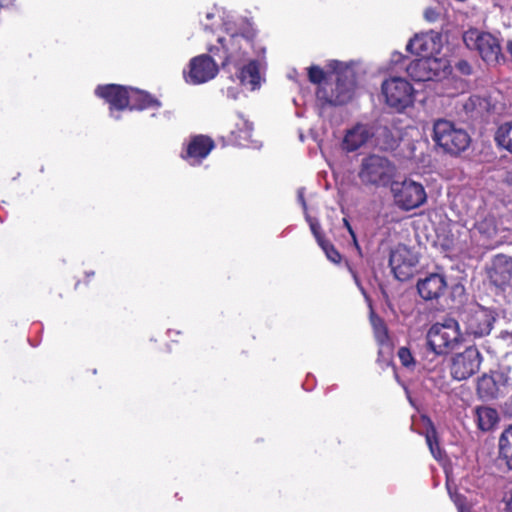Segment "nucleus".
<instances>
[{"mask_svg": "<svg viewBox=\"0 0 512 512\" xmlns=\"http://www.w3.org/2000/svg\"><path fill=\"white\" fill-rule=\"evenodd\" d=\"M223 25L226 35L219 36L217 44L208 47L211 55L201 54L190 60L185 81L200 85L214 79L219 66L212 55H219L222 68L231 74L233 81L237 80L250 91L260 89L266 69V48L254 42L255 30L243 19L238 23L225 21Z\"/></svg>", "mask_w": 512, "mask_h": 512, "instance_id": "f257e3e1", "label": "nucleus"}, {"mask_svg": "<svg viewBox=\"0 0 512 512\" xmlns=\"http://www.w3.org/2000/svg\"><path fill=\"white\" fill-rule=\"evenodd\" d=\"M328 68L336 74V83L333 86L323 82L325 72L318 66H311L308 69V77L312 83L319 84L316 92L317 99L323 104L338 106L349 102L355 91L356 76L353 69L337 60H330Z\"/></svg>", "mask_w": 512, "mask_h": 512, "instance_id": "f03ea898", "label": "nucleus"}, {"mask_svg": "<svg viewBox=\"0 0 512 512\" xmlns=\"http://www.w3.org/2000/svg\"><path fill=\"white\" fill-rule=\"evenodd\" d=\"M95 94L103 98L110 105V115L118 120L120 115L115 111L125 108L130 110H144L149 108H160L161 102L149 93L116 84L99 85Z\"/></svg>", "mask_w": 512, "mask_h": 512, "instance_id": "7ed1b4c3", "label": "nucleus"}, {"mask_svg": "<svg viewBox=\"0 0 512 512\" xmlns=\"http://www.w3.org/2000/svg\"><path fill=\"white\" fill-rule=\"evenodd\" d=\"M408 58L394 52L391 55V71L399 73L405 71L414 81H437L445 78L450 73V65L447 59L442 57H421L407 64Z\"/></svg>", "mask_w": 512, "mask_h": 512, "instance_id": "20e7f679", "label": "nucleus"}, {"mask_svg": "<svg viewBox=\"0 0 512 512\" xmlns=\"http://www.w3.org/2000/svg\"><path fill=\"white\" fill-rule=\"evenodd\" d=\"M432 139L438 147L451 155L465 151L471 142L465 129L443 118L434 121Z\"/></svg>", "mask_w": 512, "mask_h": 512, "instance_id": "39448f33", "label": "nucleus"}, {"mask_svg": "<svg viewBox=\"0 0 512 512\" xmlns=\"http://www.w3.org/2000/svg\"><path fill=\"white\" fill-rule=\"evenodd\" d=\"M463 342L459 323L453 318L433 324L427 333V344L437 355H446Z\"/></svg>", "mask_w": 512, "mask_h": 512, "instance_id": "423d86ee", "label": "nucleus"}, {"mask_svg": "<svg viewBox=\"0 0 512 512\" xmlns=\"http://www.w3.org/2000/svg\"><path fill=\"white\" fill-rule=\"evenodd\" d=\"M381 91L386 105L396 112H403L414 105L416 91L403 77H388L382 82Z\"/></svg>", "mask_w": 512, "mask_h": 512, "instance_id": "0eeeda50", "label": "nucleus"}, {"mask_svg": "<svg viewBox=\"0 0 512 512\" xmlns=\"http://www.w3.org/2000/svg\"><path fill=\"white\" fill-rule=\"evenodd\" d=\"M358 175L365 184L386 186L395 175V166L386 157L371 154L362 159Z\"/></svg>", "mask_w": 512, "mask_h": 512, "instance_id": "6e6552de", "label": "nucleus"}, {"mask_svg": "<svg viewBox=\"0 0 512 512\" xmlns=\"http://www.w3.org/2000/svg\"><path fill=\"white\" fill-rule=\"evenodd\" d=\"M463 41L468 49L477 50L487 64H496L503 58L498 39L488 32L469 29L463 34Z\"/></svg>", "mask_w": 512, "mask_h": 512, "instance_id": "1a4fd4ad", "label": "nucleus"}, {"mask_svg": "<svg viewBox=\"0 0 512 512\" xmlns=\"http://www.w3.org/2000/svg\"><path fill=\"white\" fill-rule=\"evenodd\" d=\"M395 204L402 210L410 211L422 206L427 200L426 191L421 183L411 179L391 184Z\"/></svg>", "mask_w": 512, "mask_h": 512, "instance_id": "9d476101", "label": "nucleus"}, {"mask_svg": "<svg viewBox=\"0 0 512 512\" xmlns=\"http://www.w3.org/2000/svg\"><path fill=\"white\" fill-rule=\"evenodd\" d=\"M482 363V355L475 346L467 347L463 352L451 358L450 373L453 379L466 380L476 374Z\"/></svg>", "mask_w": 512, "mask_h": 512, "instance_id": "9b49d317", "label": "nucleus"}, {"mask_svg": "<svg viewBox=\"0 0 512 512\" xmlns=\"http://www.w3.org/2000/svg\"><path fill=\"white\" fill-rule=\"evenodd\" d=\"M418 263V255L404 245L398 246L390 254L389 264L395 277L400 281L411 278Z\"/></svg>", "mask_w": 512, "mask_h": 512, "instance_id": "f8f14e48", "label": "nucleus"}, {"mask_svg": "<svg viewBox=\"0 0 512 512\" xmlns=\"http://www.w3.org/2000/svg\"><path fill=\"white\" fill-rule=\"evenodd\" d=\"M442 34L438 31L430 30L416 34L406 45L407 51L422 55V57H432L442 49Z\"/></svg>", "mask_w": 512, "mask_h": 512, "instance_id": "ddd939ff", "label": "nucleus"}, {"mask_svg": "<svg viewBox=\"0 0 512 512\" xmlns=\"http://www.w3.org/2000/svg\"><path fill=\"white\" fill-rule=\"evenodd\" d=\"M376 135L373 125L357 123L348 129L342 141V149L346 152H355L366 145Z\"/></svg>", "mask_w": 512, "mask_h": 512, "instance_id": "4468645a", "label": "nucleus"}, {"mask_svg": "<svg viewBox=\"0 0 512 512\" xmlns=\"http://www.w3.org/2000/svg\"><path fill=\"white\" fill-rule=\"evenodd\" d=\"M494 321L490 310L479 307L467 316L466 333L475 338L486 336L491 332Z\"/></svg>", "mask_w": 512, "mask_h": 512, "instance_id": "2eb2a0df", "label": "nucleus"}, {"mask_svg": "<svg viewBox=\"0 0 512 512\" xmlns=\"http://www.w3.org/2000/svg\"><path fill=\"white\" fill-rule=\"evenodd\" d=\"M447 282L444 275L431 273L417 282V290L424 300L438 299L445 292Z\"/></svg>", "mask_w": 512, "mask_h": 512, "instance_id": "dca6fc26", "label": "nucleus"}, {"mask_svg": "<svg viewBox=\"0 0 512 512\" xmlns=\"http://www.w3.org/2000/svg\"><path fill=\"white\" fill-rule=\"evenodd\" d=\"M214 148V142L211 138L204 135H197L189 141L183 158L191 165L200 164L211 150Z\"/></svg>", "mask_w": 512, "mask_h": 512, "instance_id": "f3484780", "label": "nucleus"}, {"mask_svg": "<svg viewBox=\"0 0 512 512\" xmlns=\"http://www.w3.org/2000/svg\"><path fill=\"white\" fill-rule=\"evenodd\" d=\"M490 278L496 286H503L509 283L512 278V258L499 254L493 259Z\"/></svg>", "mask_w": 512, "mask_h": 512, "instance_id": "a211bd4d", "label": "nucleus"}, {"mask_svg": "<svg viewBox=\"0 0 512 512\" xmlns=\"http://www.w3.org/2000/svg\"><path fill=\"white\" fill-rule=\"evenodd\" d=\"M235 125L236 129L231 131L232 141L239 146H249L253 130L252 123L238 114V122Z\"/></svg>", "mask_w": 512, "mask_h": 512, "instance_id": "6ab92c4d", "label": "nucleus"}, {"mask_svg": "<svg viewBox=\"0 0 512 512\" xmlns=\"http://www.w3.org/2000/svg\"><path fill=\"white\" fill-rule=\"evenodd\" d=\"M476 421L482 431L491 430L498 422V412L490 407L476 409Z\"/></svg>", "mask_w": 512, "mask_h": 512, "instance_id": "aec40b11", "label": "nucleus"}, {"mask_svg": "<svg viewBox=\"0 0 512 512\" xmlns=\"http://www.w3.org/2000/svg\"><path fill=\"white\" fill-rule=\"evenodd\" d=\"M500 458L505 461L508 469H512V426L504 430L499 439Z\"/></svg>", "mask_w": 512, "mask_h": 512, "instance_id": "412c9836", "label": "nucleus"}, {"mask_svg": "<svg viewBox=\"0 0 512 512\" xmlns=\"http://www.w3.org/2000/svg\"><path fill=\"white\" fill-rule=\"evenodd\" d=\"M423 420L428 425V429L425 433V439H426V443L429 447V450H430L432 456L437 461H442L444 459V452L442 451V449L439 446L436 429L434 428L430 419L425 417V418H423Z\"/></svg>", "mask_w": 512, "mask_h": 512, "instance_id": "4be33fe9", "label": "nucleus"}, {"mask_svg": "<svg viewBox=\"0 0 512 512\" xmlns=\"http://www.w3.org/2000/svg\"><path fill=\"white\" fill-rule=\"evenodd\" d=\"M497 145L512 154V121L501 124L495 132Z\"/></svg>", "mask_w": 512, "mask_h": 512, "instance_id": "5701e85b", "label": "nucleus"}, {"mask_svg": "<svg viewBox=\"0 0 512 512\" xmlns=\"http://www.w3.org/2000/svg\"><path fill=\"white\" fill-rule=\"evenodd\" d=\"M477 390L482 398L493 399L498 394V386L493 376L483 375L478 380Z\"/></svg>", "mask_w": 512, "mask_h": 512, "instance_id": "b1692460", "label": "nucleus"}, {"mask_svg": "<svg viewBox=\"0 0 512 512\" xmlns=\"http://www.w3.org/2000/svg\"><path fill=\"white\" fill-rule=\"evenodd\" d=\"M376 146H378L381 150H393L397 147L398 141L397 139L391 134L390 130L387 128L381 129L377 139H376Z\"/></svg>", "mask_w": 512, "mask_h": 512, "instance_id": "393cba45", "label": "nucleus"}, {"mask_svg": "<svg viewBox=\"0 0 512 512\" xmlns=\"http://www.w3.org/2000/svg\"><path fill=\"white\" fill-rule=\"evenodd\" d=\"M371 323L374 328L375 337L379 344H386L388 342V334L383 321L380 318L371 315Z\"/></svg>", "mask_w": 512, "mask_h": 512, "instance_id": "a878e982", "label": "nucleus"}, {"mask_svg": "<svg viewBox=\"0 0 512 512\" xmlns=\"http://www.w3.org/2000/svg\"><path fill=\"white\" fill-rule=\"evenodd\" d=\"M398 357H399V360H400L401 364L405 368H407L409 370L415 369V367H416V360H415L414 356L412 355V353H411L409 348L401 347L398 350Z\"/></svg>", "mask_w": 512, "mask_h": 512, "instance_id": "bb28decb", "label": "nucleus"}, {"mask_svg": "<svg viewBox=\"0 0 512 512\" xmlns=\"http://www.w3.org/2000/svg\"><path fill=\"white\" fill-rule=\"evenodd\" d=\"M306 221L308 222L311 232L314 235L316 241L318 244H322L324 240V237L321 233V226L317 219L311 217L308 213L305 214Z\"/></svg>", "mask_w": 512, "mask_h": 512, "instance_id": "cd10ccee", "label": "nucleus"}, {"mask_svg": "<svg viewBox=\"0 0 512 512\" xmlns=\"http://www.w3.org/2000/svg\"><path fill=\"white\" fill-rule=\"evenodd\" d=\"M319 246L324 251L326 257L333 263H339L341 260V255L339 252L334 248L332 244H330L327 241H323L322 244H319Z\"/></svg>", "mask_w": 512, "mask_h": 512, "instance_id": "c85d7f7f", "label": "nucleus"}, {"mask_svg": "<svg viewBox=\"0 0 512 512\" xmlns=\"http://www.w3.org/2000/svg\"><path fill=\"white\" fill-rule=\"evenodd\" d=\"M447 487H448L450 497H451L452 501L454 502V504L456 505L458 512H470L466 506V498L457 492H452L450 490L449 484H447Z\"/></svg>", "mask_w": 512, "mask_h": 512, "instance_id": "c756f323", "label": "nucleus"}, {"mask_svg": "<svg viewBox=\"0 0 512 512\" xmlns=\"http://www.w3.org/2000/svg\"><path fill=\"white\" fill-rule=\"evenodd\" d=\"M219 16L216 15L214 11L206 12L205 18L201 19V25L203 26L204 30L206 31H213V28L215 24L218 23Z\"/></svg>", "mask_w": 512, "mask_h": 512, "instance_id": "7c9ffc66", "label": "nucleus"}, {"mask_svg": "<svg viewBox=\"0 0 512 512\" xmlns=\"http://www.w3.org/2000/svg\"><path fill=\"white\" fill-rule=\"evenodd\" d=\"M480 98L478 96H470L462 104L466 114H472L478 105H480Z\"/></svg>", "mask_w": 512, "mask_h": 512, "instance_id": "2f4dec72", "label": "nucleus"}, {"mask_svg": "<svg viewBox=\"0 0 512 512\" xmlns=\"http://www.w3.org/2000/svg\"><path fill=\"white\" fill-rule=\"evenodd\" d=\"M441 13L440 11L436 10L435 8H427L424 11V18L426 21L433 23L440 19Z\"/></svg>", "mask_w": 512, "mask_h": 512, "instance_id": "473e14b6", "label": "nucleus"}, {"mask_svg": "<svg viewBox=\"0 0 512 512\" xmlns=\"http://www.w3.org/2000/svg\"><path fill=\"white\" fill-rule=\"evenodd\" d=\"M240 94V90L235 87H228L225 91V95L227 98L232 100H237Z\"/></svg>", "mask_w": 512, "mask_h": 512, "instance_id": "72a5a7b5", "label": "nucleus"}, {"mask_svg": "<svg viewBox=\"0 0 512 512\" xmlns=\"http://www.w3.org/2000/svg\"><path fill=\"white\" fill-rule=\"evenodd\" d=\"M343 222H344V225L347 228L349 234L351 235V237L353 239V243H354L355 247L357 248V250H360V247L357 242L356 234H355L353 228L351 227L350 223L348 222V220L346 218L343 219Z\"/></svg>", "mask_w": 512, "mask_h": 512, "instance_id": "f704fd0d", "label": "nucleus"}, {"mask_svg": "<svg viewBox=\"0 0 512 512\" xmlns=\"http://www.w3.org/2000/svg\"><path fill=\"white\" fill-rule=\"evenodd\" d=\"M297 196H298V201L300 202L303 210H304V213L306 214L307 213V204H306V201L304 199V188H299L298 191H297Z\"/></svg>", "mask_w": 512, "mask_h": 512, "instance_id": "c9c22d12", "label": "nucleus"}, {"mask_svg": "<svg viewBox=\"0 0 512 512\" xmlns=\"http://www.w3.org/2000/svg\"><path fill=\"white\" fill-rule=\"evenodd\" d=\"M506 506H507L508 512H512V491H511V494H510V497H509V499L507 501V505Z\"/></svg>", "mask_w": 512, "mask_h": 512, "instance_id": "e433bc0d", "label": "nucleus"}, {"mask_svg": "<svg viewBox=\"0 0 512 512\" xmlns=\"http://www.w3.org/2000/svg\"><path fill=\"white\" fill-rule=\"evenodd\" d=\"M506 182L508 185L512 186V170L507 173Z\"/></svg>", "mask_w": 512, "mask_h": 512, "instance_id": "4c0bfd02", "label": "nucleus"}, {"mask_svg": "<svg viewBox=\"0 0 512 512\" xmlns=\"http://www.w3.org/2000/svg\"><path fill=\"white\" fill-rule=\"evenodd\" d=\"M506 49H507V52L512 56V40H509L507 42Z\"/></svg>", "mask_w": 512, "mask_h": 512, "instance_id": "58836bf2", "label": "nucleus"}, {"mask_svg": "<svg viewBox=\"0 0 512 512\" xmlns=\"http://www.w3.org/2000/svg\"><path fill=\"white\" fill-rule=\"evenodd\" d=\"M468 69H469V66H468V64H467V63H463V64H461V70H462L463 72H465V73H469Z\"/></svg>", "mask_w": 512, "mask_h": 512, "instance_id": "ea45409f", "label": "nucleus"}, {"mask_svg": "<svg viewBox=\"0 0 512 512\" xmlns=\"http://www.w3.org/2000/svg\"><path fill=\"white\" fill-rule=\"evenodd\" d=\"M468 69H469V66H468V64H467V63H463V64H461V70H462L463 72H465V73H469Z\"/></svg>", "mask_w": 512, "mask_h": 512, "instance_id": "a19ab883", "label": "nucleus"}, {"mask_svg": "<svg viewBox=\"0 0 512 512\" xmlns=\"http://www.w3.org/2000/svg\"><path fill=\"white\" fill-rule=\"evenodd\" d=\"M456 2H460V3H464L466 2L467 0H455Z\"/></svg>", "mask_w": 512, "mask_h": 512, "instance_id": "79ce46f5", "label": "nucleus"}]
</instances>
